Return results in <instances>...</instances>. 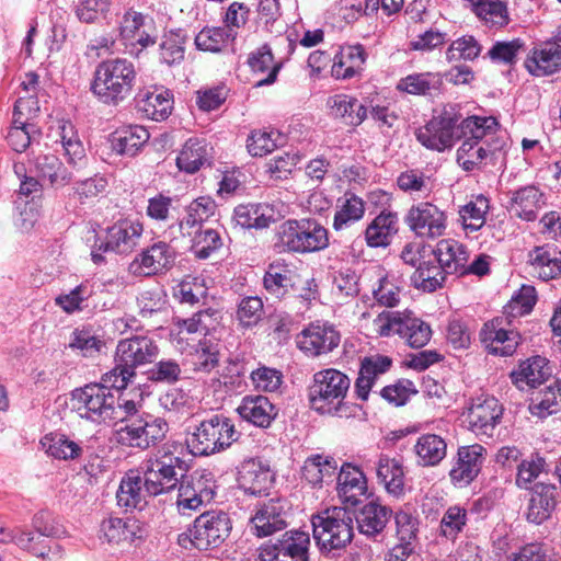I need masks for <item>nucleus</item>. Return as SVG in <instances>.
<instances>
[{"mask_svg":"<svg viewBox=\"0 0 561 561\" xmlns=\"http://www.w3.org/2000/svg\"><path fill=\"white\" fill-rule=\"evenodd\" d=\"M458 138H463L457 150V162L466 171L480 167L490 153L502 148V142L494 135L497 122L492 116H469L459 125Z\"/></svg>","mask_w":561,"mask_h":561,"instance_id":"nucleus-1","label":"nucleus"},{"mask_svg":"<svg viewBox=\"0 0 561 561\" xmlns=\"http://www.w3.org/2000/svg\"><path fill=\"white\" fill-rule=\"evenodd\" d=\"M351 379L344 373L327 368L313 375L309 387V401L313 411L337 417L354 415L356 407L345 401Z\"/></svg>","mask_w":561,"mask_h":561,"instance_id":"nucleus-2","label":"nucleus"},{"mask_svg":"<svg viewBox=\"0 0 561 561\" xmlns=\"http://www.w3.org/2000/svg\"><path fill=\"white\" fill-rule=\"evenodd\" d=\"M158 354V345L148 336L121 340L115 351V365L103 375V380L116 390L126 389L136 377V369L153 363Z\"/></svg>","mask_w":561,"mask_h":561,"instance_id":"nucleus-3","label":"nucleus"},{"mask_svg":"<svg viewBox=\"0 0 561 561\" xmlns=\"http://www.w3.org/2000/svg\"><path fill=\"white\" fill-rule=\"evenodd\" d=\"M136 80L134 62L126 58L107 59L96 66L91 91L102 103L116 105L131 94Z\"/></svg>","mask_w":561,"mask_h":561,"instance_id":"nucleus-4","label":"nucleus"},{"mask_svg":"<svg viewBox=\"0 0 561 561\" xmlns=\"http://www.w3.org/2000/svg\"><path fill=\"white\" fill-rule=\"evenodd\" d=\"M117 391L108 382H91L72 391V407L81 419L95 424H110L119 416Z\"/></svg>","mask_w":561,"mask_h":561,"instance_id":"nucleus-5","label":"nucleus"},{"mask_svg":"<svg viewBox=\"0 0 561 561\" xmlns=\"http://www.w3.org/2000/svg\"><path fill=\"white\" fill-rule=\"evenodd\" d=\"M274 247L287 253L319 252L329 247V232L314 219H287L276 228Z\"/></svg>","mask_w":561,"mask_h":561,"instance_id":"nucleus-6","label":"nucleus"},{"mask_svg":"<svg viewBox=\"0 0 561 561\" xmlns=\"http://www.w3.org/2000/svg\"><path fill=\"white\" fill-rule=\"evenodd\" d=\"M239 437L229 417L214 414L188 427L185 445L193 456H210L228 449Z\"/></svg>","mask_w":561,"mask_h":561,"instance_id":"nucleus-7","label":"nucleus"},{"mask_svg":"<svg viewBox=\"0 0 561 561\" xmlns=\"http://www.w3.org/2000/svg\"><path fill=\"white\" fill-rule=\"evenodd\" d=\"M313 538L322 552L346 548L354 537V513L334 506L312 516Z\"/></svg>","mask_w":561,"mask_h":561,"instance_id":"nucleus-8","label":"nucleus"},{"mask_svg":"<svg viewBox=\"0 0 561 561\" xmlns=\"http://www.w3.org/2000/svg\"><path fill=\"white\" fill-rule=\"evenodd\" d=\"M374 327L380 336L398 334L414 348L426 345L432 336L430 325L419 318L411 317V312L383 311L374 320Z\"/></svg>","mask_w":561,"mask_h":561,"instance_id":"nucleus-9","label":"nucleus"},{"mask_svg":"<svg viewBox=\"0 0 561 561\" xmlns=\"http://www.w3.org/2000/svg\"><path fill=\"white\" fill-rule=\"evenodd\" d=\"M169 432V424L162 417L148 413L126 420L118 431L123 445L146 450L162 442Z\"/></svg>","mask_w":561,"mask_h":561,"instance_id":"nucleus-10","label":"nucleus"},{"mask_svg":"<svg viewBox=\"0 0 561 561\" xmlns=\"http://www.w3.org/2000/svg\"><path fill=\"white\" fill-rule=\"evenodd\" d=\"M462 119L454 106L446 107L438 116L416 130V139L431 150L440 152L449 149L460 134L459 125Z\"/></svg>","mask_w":561,"mask_h":561,"instance_id":"nucleus-11","label":"nucleus"},{"mask_svg":"<svg viewBox=\"0 0 561 561\" xmlns=\"http://www.w3.org/2000/svg\"><path fill=\"white\" fill-rule=\"evenodd\" d=\"M216 481L209 470L196 471L181 481L176 493L178 511L182 515H190L201 508V506L213 501L216 493Z\"/></svg>","mask_w":561,"mask_h":561,"instance_id":"nucleus-12","label":"nucleus"},{"mask_svg":"<svg viewBox=\"0 0 561 561\" xmlns=\"http://www.w3.org/2000/svg\"><path fill=\"white\" fill-rule=\"evenodd\" d=\"M231 522L228 514L210 511L203 513L191 529V542L198 550L219 547L229 536Z\"/></svg>","mask_w":561,"mask_h":561,"instance_id":"nucleus-13","label":"nucleus"},{"mask_svg":"<svg viewBox=\"0 0 561 561\" xmlns=\"http://www.w3.org/2000/svg\"><path fill=\"white\" fill-rule=\"evenodd\" d=\"M309 534L299 530L286 531L275 543L260 549V561H308Z\"/></svg>","mask_w":561,"mask_h":561,"instance_id":"nucleus-14","label":"nucleus"},{"mask_svg":"<svg viewBox=\"0 0 561 561\" xmlns=\"http://www.w3.org/2000/svg\"><path fill=\"white\" fill-rule=\"evenodd\" d=\"M340 333L329 322L316 321L297 335V346L308 356H320L333 351L340 343Z\"/></svg>","mask_w":561,"mask_h":561,"instance_id":"nucleus-15","label":"nucleus"},{"mask_svg":"<svg viewBox=\"0 0 561 561\" xmlns=\"http://www.w3.org/2000/svg\"><path fill=\"white\" fill-rule=\"evenodd\" d=\"M486 449L480 444L461 446L453 460L449 479L456 488L469 485L481 472Z\"/></svg>","mask_w":561,"mask_h":561,"instance_id":"nucleus-16","label":"nucleus"},{"mask_svg":"<svg viewBox=\"0 0 561 561\" xmlns=\"http://www.w3.org/2000/svg\"><path fill=\"white\" fill-rule=\"evenodd\" d=\"M118 31L119 41L126 51L134 56H138L144 48L154 45L157 39V35L147 30L145 15L133 9L124 13Z\"/></svg>","mask_w":561,"mask_h":561,"instance_id":"nucleus-17","label":"nucleus"},{"mask_svg":"<svg viewBox=\"0 0 561 561\" xmlns=\"http://www.w3.org/2000/svg\"><path fill=\"white\" fill-rule=\"evenodd\" d=\"M446 215L436 205L421 202L412 206L407 215V224L422 238H437L446 230Z\"/></svg>","mask_w":561,"mask_h":561,"instance_id":"nucleus-18","label":"nucleus"},{"mask_svg":"<svg viewBox=\"0 0 561 561\" xmlns=\"http://www.w3.org/2000/svg\"><path fill=\"white\" fill-rule=\"evenodd\" d=\"M504 318H494L485 322L480 331V341L489 354L512 356L520 343V334L504 328Z\"/></svg>","mask_w":561,"mask_h":561,"instance_id":"nucleus-19","label":"nucleus"},{"mask_svg":"<svg viewBox=\"0 0 561 561\" xmlns=\"http://www.w3.org/2000/svg\"><path fill=\"white\" fill-rule=\"evenodd\" d=\"M288 504L284 499H271L261 504L251 518L253 534L263 538L287 526Z\"/></svg>","mask_w":561,"mask_h":561,"instance_id":"nucleus-20","label":"nucleus"},{"mask_svg":"<svg viewBox=\"0 0 561 561\" xmlns=\"http://www.w3.org/2000/svg\"><path fill=\"white\" fill-rule=\"evenodd\" d=\"M174 250L165 242L159 241L145 249L130 262L128 271L136 276H151L172 266Z\"/></svg>","mask_w":561,"mask_h":561,"instance_id":"nucleus-21","label":"nucleus"},{"mask_svg":"<svg viewBox=\"0 0 561 561\" xmlns=\"http://www.w3.org/2000/svg\"><path fill=\"white\" fill-rule=\"evenodd\" d=\"M546 205V194L538 186L530 184L508 192L506 208L512 217L534 221Z\"/></svg>","mask_w":561,"mask_h":561,"instance_id":"nucleus-22","label":"nucleus"},{"mask_svg":"<svg viewBox=\"0 0 561 561\" xmlns=\"http://www.w3.org/2000/svg\"><path fill=\"white\" fill-rule=\"evenodd\" d=\"M144 227L139 221L124 219L107 229L106 241H101L98 251H114L116 253H129L139 243Z\"/></svg>","mask_w":561,"mask_h":561,"instance_id":"nucleus-23","label":"nucleus"},{"mask_svg":"<svg viewBox=\"0 0 561 561\" xmlns=\"http://www.w3.org/2000/svg\"><path fill=\"white\" fill-rule=\"evenodd\" d=\"M502 414L503 408L497 399L479 397L468 409L467 421L476 434L492 436Z\"/></svg>","mask_w":561,"mask_h":561,"instance_id":"nucleus-24","label":"nucleus"},{"mask_svg":"<svg viewBox=\"0 0 561 561\" xmlns=\"http://www.w3.org/2000/svg\"><path fill=\"white\" fill-rule=\"evenodd\" d=\"M274 481V474L268 463L261 459H249L241 463L238 482L244 492L261 495L266 492Z\"/></svg>","mask_w":561,"mask_h":561,"instance_id":"nucleus-25","label":"nucleus"},{"mask_svg":"<svg viewBox=\"0 0 561 561\" xmlns=\"http://www.w3.org/2000/svg\"><path fill=\"white\" fill-rule=\"evenodd\" d=\"M144 485L150 496L174 490L179 484L178 471L169 469L156 458L148 457L142 463Z\"/></svg>","mask_w":561,"mask_h":561,"instance_id":"nucleus-26","label":"nucleus"},{"mask_svg":"<svg viewBox=\"0 0 561 561\" xmlns=\"http://www.w3.org/2000/svg\"><path fill=\"white\" fill-rule=\"evenodd\" d=\"M237 412L240 417L256 427L267 428L278 414V409L271 402L267 397L245 396Z\"/></svg>","mask_w":561,"mask_h":561,"instance_id":"nucleus-27","label":"nucleus"},{"mask_svg":"<svg viewBox=\"0 0 561 561\" xmlns=\"http://www.w3.org/2000/svg\"><path fill=\"white\" fill-rule=\"evenodd\" d=\"M527 70L537 77L549 76L561 69V45L546 42L535 47L525 60Z\"/></svg>","mask_w":561,"mask_h":561,"instance_id":"nucleus-28","label":"nucleus"},{"mask_svg":"<svg viewBox=\"0 0 561 561\" xmlns=\"http://www.w3.org/2000/svg\"><path fill=\"white\" fill-rule=\"evenodd\" d=\"M388 356L374 355L364 357L360 362L358 377L355 381V392L358 399L366 401L376 380L391 367Z\"/></svg>","mask_w":561,"mask_h":561,"instance_id":"nucleus-29","label":"nucleus"},{"mask_svg":"<svg viewBox=\"0 0 561 561\" xmlns=\"http://www.w3.org/2000/svg\"><path fill=\"white\" fill-rule=\"evenodd\" d=\"M336 490L344 503L355 505L367 491L366 477L358 467L344 463L337 474Z\"/></svg>","mask_w":561,"mask_h":561,"instance_id":"nucleus-30","label":"nucleus"},{"mask_svg":"<svg viewBox=\"0 0 561 561\" xmlns=\"http://www.w3.org/2000/svg\"><path fill=\"white\" fill-rule=\"evenodd\" d=\"M432 252L447 274L465 275V264L469 255L463 244L454 239H443Z\"/></svg>","mask_w":561,"mask_h":561,"instance_id":"nucleus-31","label":"nucleus"},{"mask_svg":"<svg viewBox=\"0 0 561 561\" xmlns=\"http://www.w3.org/2000/svg\"><path fill=\"white\" fill-rule=\"evenodd\" d=\"M554 491L556 486L550 483L534 484L527 511V519L530 523L540 525L550 517L557 504Z\"/></svg>","mask_w":561,"mask_h":561,"instance_id":"nucleus-32","label":"nucleus"},{"mask_svg":"<svg viewBox=\"0 0 561 561\" xmlns=\"http://www.w3.org/2000/svg\"><path fill=\"white\" fill-rule=\"evenodd\" d=\"M100 531L108 543H130L141 538L142 529L134 518L108 517L101 523Z\"/></svg>","mask_w":561,"mask_h":561,"instance_id":"nucleus-33","label":"nucleus"},{"mask_svg":"<svg viewBox=\"0 0 561 561\" xmlns=\"http://www.w3.org/2000/svg\"><path fill=\"white\" fill-rule=\"evenodd\" d=\"M390 516L391 511L387 506L371 501L360 508L357 516H354V519H356L359 533L373 538L383 531Z\"/></svg>","mask_w":561,"mask_h":561,"instance_id":"nucleus-34","label":"nucleus"},{"mask_svg":"<svg viewBox=\"0 0 561 561\" xmlns=\"http://www.w3.org/2000/svg\"><path fill=\"white\" fill-rule=\"evenodd\" d=\"M144 478L138 472H128L116 492L117 504L125 510H142L147 504Z\"/></svg>","mask_w":561,"mask_h":561,"instance_id":"nucleus-35","label":"nucleus"},{"mask_svg":"<svg viewBox=\"0 0 561 561\" xmlns=\"http://www.w3.org/2000/svg\"><path fill=\"white\" fill-rule=\"evenodd\" d=\"M367 53L360 44L347 45L335 55L332 67L336 78L350 79L363 71Z\"/></svg>","mask_w":561,"mask_h":561,"instance_id":"nucleus-36","label":"nucleus"},{"mask_svg":"<svg viewBox=\"0 0 561 561\" xmlns=\"http://www.w3.org/2000/svg\"><path fill=\"white\" fill-rule=\"evenodd\" d=\"M376 476L387 492L400 496L404 491V471L399 459L380 455L375 467Z\"/></svg>","mask_w":561,"mask_h":561,"instance_id":"nucleus-37","label":"nucleus"},{"mask_svg":"<svg viewBox=\"0 0 561 561\" xmlns=\"http://www.w3.org/2000/svg\"><path fill=\"white\" fill-rule=\"evenodd\" d=\"M209 163L210 148L207 141L201 138H190L176 157L178 168L190 174Z\"/></svg>","mask_w":561,"mask_h":561,"instance_id":"nucleus-38","label":"nucleus"},{"mask_svg":"<svg viewBox=\"0 0 561 561\" xmlns=\"http://www.w3.org/2000/svg\"><path fill=\"white\" fill-rule=\"evenodd\" d=\"M365 214V202L352 192H345L337 198L332 227L335 231L350 228Z\"/></svg>","mask_w":561,"mask_h":561,"instance_id":"nucleus-39","label":"nucleus"},{"mask_svg":"<svg viewBox=\"0 0 561 561\" xmlns=\"http://www.w3.org/2000/svg\"><path fill=\"white\" fill-rule=\"evenodd\" d=\"M328 104L332 114L350 126H359L367 118V107L355 96L335 94L329 99Z\"/></svg>","mask_w":561,"mask_h":561,"instance_id":"nucleus-40","label":"nucleus"},{"mask_svg":"<svg viewBox=\"0 0 561 561\" xmlns=\"http://www.w3.org/2000/svg\"><path fill=\"white\" fill-rule=\"evenodd\" d=\"M414 453L419 465L437 466L447 455V443L440 435L423 434L414 444Z\"/></svg>","mask_w":561,"mask_h":561,"instance_id":"nucleus-41","label":"nucleus"},{"mask_svg":"<svg viewBox=\"0 0 561 561\" xmlns=\"http://www.w3.org/2000/svg\"><path fill=\"white\" fill-rule=\"evenodd\" d=\"M546 365V359L540 356L528 358L519 365L517 370L511 373V379L520 390L535 388L542 383L550 374Z\"/></svg>","mask_w":561,"mask_h":561,"instance_id":"nucleus-42","label":"nucleus"},{"mask_svg":"<svg viewBox=\"0 0 561 561\" xmlns=\"http://www.w3.org/2000/svg\"><path fill=\"white\" fill-rule=\"evenodd\" d=\"M398 231V216L380 213L366 228L365 240L370 248L387 247Z\"/></svg>","mask_w":561,"mask_h":561,"instance_id":"nucleus-43","label":"nucleus"},{"mask_svg":"<svg viewBox=\"0 0 561 561\" xmlns=\"http://www.w3.org/2000/svg\"><path fill=\"white\" fill-rule=\"evenodd\" d=\"M336 471V461L322 455L308 457L301 468L302 478L314 486L332 482Z\"/></svg>","mask_w":561,"mask_h":561,"instance_id":"nucleus-44","label":"nucleus"},{"mask_svg":"<svg viewBox=\"0 0 561 561\" xmlns=\"http://www.w3.org/2000/svg\"><path fill=\"white\" fill-rule=\"evenodd\" d=\"M172 104L173 101L169 91L156 89L154 91L147 92L137 100V110L145 117L159 122L170 115Z\"/></svg>","mask_w":561,"mask_h":561,"instance_id":"nucleus-45","label":"nucleus"},{"mask_svg":"<svg viewBox=\"0 0 561 561\" xmlns=\"http://www.w3.org/2000/svg\"><path fill=\"white\" fill-rule=\"evenodd\" d=\"M149 133L144 126H126L115 131L112 147L119 154L133 157L149 140Z\"/></svg>","mask_w":561,"mask_h":561,"instance_id":"nucleus-46","label":"nucleus"},{"mask_svg":"<svg viewBox=\"0 0 561 561\" xmlns=\"http://www.w3.org/2000/svg\"><path fill=\"white\" fill-rule=\"evenodd\" d=\"M41 445L49 457L58 460H75L82 455L80 444L64 434H47L41 439Z\"/></svg>","mask_w":561,"mask_h":561,"instance_id":"nucleus-47","label":"nucleus"},{"mask_svg":"<svg viewBox=\"0 0 561 561\" xmlns=\"http://www.w3.org/2000/svg\"><path fill=\"white\" fill-rule=\"evenodd\" d=\"M56 141L64 148L68 162L76 164L85 158L84 147L73 125L68 121H58L55 128Z\"/></svg>","mask_w":561,"mask_h":561,"instance_id":"nucleus-48","label":"nucleus"},{"mask_svg":"<svg viewBox=\"0 0 561 561\" xmlns=\"http://www.w3.org/2000/svg\"><path fill=\"white\" fill-rule=\"evenodd\" d=\"M237 32L226 27H204L195 36V45L198 49L210 53H219L226 49L236 39Z\"/></svg>","mask_w":561,"mask_h":561,"instance_id":"nucleus-49","label":"nucleus"},{"mask_svg":"<svg viewBox=\"0 0 561 561\" xmlns=\"http://www.w3.org/2000/svg\"><path fill=\"white\" fill-rule=\"evenodd\" d=\"M443 84L439 73H413L402 78L397 88L413 95H427L438 91Z\"/></svg>","mask_w":561,"mask_h":561,"instance_id":"nucleus-50","label":"nucleus"},{"mask_svg":"<svg viewBox=\"0 0 561 561\" xmlns=\"http://www.w3.org/2000/svg\"><path fill=\"white\" fill-rule=\"evenodd\" d=\"M446 275L447 273L439 264L423 262L412 274L411 282L415 288L433 293L443 286Z\"/></svg>","mask_w":561,"mask_h":561,"instance_id":"nucleus-51","label":"nucleus"},{"mask_svg":"<svg viewBox=\"0 0 561 561\" xmlns=\"http://www.w3.org/2000/svg\"><path fill=\"white\" fill-rule=\"evenodd\" d=\"M533 415L547 417L561 410V387L558 381L539 391L529 405Z\"/></svg>","mask_w":561,"mask_h":561,"instance_id":"nucleus-52","label":"nucleus"},{"mask_svg":"<svg viewBox=\"0 0 561 561\" xmlns=\"http://www.w3.org/2000/svg\"><path fill=\"white\" fill-rule=\"evenodd\" d=\"M533 272L543 280L561 275V260L545 247H538L529 253Z\"/></svg>","mask_w":561,"mask_h":561,"instance_id":"nucleus-53","label":"nucleus"},{"mask_svg":"<svg viewBox=\"0 0 561 561\" xmlns=\"http://www.w3.org/2000/svg\"><path fill=\"white\" fill-rule=\"evenodd\" d=\"M403 293L402 280L394 274H385L379 277L378 286L373 289V295L378 305L393 308L401 301Z\"/></svg>","mask_w":561,"mask_h":561,"instance_id":"nucleus-54","label":"nucleus"},{"mask_svg":"<svg viewBox=\"0 0 561 561\" xmlns=\"http://www.w3.org/2000/svg\"><path fill=\"white\" fill-rule=\"evenodd\" d=\"M248 64L252 71L264 73L267 76L256 82L257 87L268 85L275 82L280 66L274 62L271 48L263 45L249 56Z\"/></svg>","mask_w":561,"mask_h":561,"instance_id":"nucleus-55","label":"nucleus"},{"mask_svg":"<svg viewBox=\"0 0 561 561\" xmlns=\"http://www.w3.org/2000/svg\"><path fill=\"white\" fill-rule=\"evenodd\" d=\"M34 164L37 173L47 178L54 186H64L71 180L70 173L55 154H39Z\"/></svg>","mask_w":561,"mask_h":561,"instance_id":"nucleus-56","label":"nucleus"},{"mask_svg":"<svg viewBox=\"0 0 561 561\" xmlns=\"http://www.w3.org/2000/svg\"><path fill=\"white\" fill-rule=\"evenodd\" d=\"M220 314L215 309H205L194 313L191 318L184 319L179 323L180 333H198L207 335L219 324Z\"/></svg>","mask_w":561,"mask_h":561,"instance_id":"nucleus-57","label":"nucleus"},{"mask_svg":"<svg viewBox=\"0 0 561 561\" xmlns=\"http://www.w3.org/2000/svg\"><path fill=\"white\" fill-rule=\"evenodd\" d=\"M489 210V201L480 195L470 201L459 209L462 226L467 231H478L485 222V215Z\"/></svg>","mask_w":561,"mask_h":561,"instance_id":"nucleus-58","label":"nucleus"},{"mask_svg":"<svg viewBox=\"0 0 561 561\" xmlns=\"http://www.w3.org/2000/svg\"><path fill=\"white\" fill-rule=\"evenodd\" d=\"M547 463L545 458L539 455H531L524 459L517 466L516 484L520 489L533 490L534 482L542 474L547 473Z\"/></svg>","mask_w":561,"mask_h":561,"instance_id":"nucleus-59","label":"nucleus"},{"mask_svg":"<svg viewBox=\"0 0 561 561\" xmlns=\"http://www.w3.org/2000/svg\"><path fill=\"white\" fill-rule=\"evenodd\" d=\"M468 522L467 510L460 505L449 506L443 514L439 534L448 540H455Z\"/></svg>","mask_w":561,"mask_h":561,"instance_id":"nucleus-60","label":"nucleus"},{"mask_svg":"<svg viewBox=\"0 0 561 561\" xmlns=\"http://www.w3.org/2000/svg\"><path fill=\"white\" fill-rule=\"evenodd\" d=\"M191 356L195 370L209 373L219 363L218 344L209 340H202L193 347Z\"/></svg>","mask_w":561,"mask_h":561,"instance_id":"nucleus-61","label":"nucleus"},{"mask_svg":"<svg viewBox=\"0 0 561 561\" xmlns=\"http://www.w3.org/2000/svg\"><path fill=\"white\" fill-rule=\"evenodd\" d=\"M69 347L79 351L84 357H95L105 347V342L91 330L76 329L71 333Z\"/></svg>","mask_w":561,"mask_h":561,"instance_id":"nucleus-62","label":"nucleus"},{"mask_svg":"<svg viewBox=\"0 0 561 561\" xmlns=\"http://www.w3.org/2000/svg\"><path fill=\"white\" fill-rule=\"evenodd\" d=\"M379 9V0H341L337 13L347 24L356 22L360 16H369Z\"/></svg>","mask_w":561,"mask_h":561,"instance_id":"nucleus-63","label":"nucleus"},{"mask_svg":"<svg viewBox=\"0 0 561 561\" xmlns=\"http://www.w3.org/2000/svg\"><path fill=\"white\" fill-rule=\"evenodd\" d=\"M92 288L88 283H81L67 294H60L55 298L56 306L67 313H73L83 309V304L91 297Z\"/></svg>","mask_w":561,"mask_h":561,"instance_id":"nucleus-64","label":"nucleus"}]
</instances>
